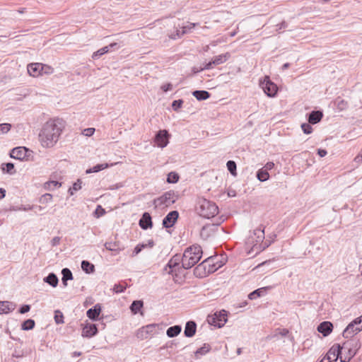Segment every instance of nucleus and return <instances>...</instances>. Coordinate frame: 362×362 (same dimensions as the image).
I'll return each instance as SVG.
<instances>
[{"label": "nucleus", "mask_w": 362, "mask_h": 362, "mask_svg": "<svg viewBox=\"0 0 362 362\" xmlns=\"http://www.w3.org/2000/svg\"><path fill=\"white\" fill-rule=\"evenodd\" d=\"M64 128V121L62 119L57 118L47 121L39 134L42 146L46 148L54 146L58 141Z\"/></svg>", "instance_id": "f257e3e1"}, {"label": "nucleus", "mask_w": 362, "mask_h": 362, "mask_svg": "<svg viewBox=\"0 0 362 362\" xmlns=\"http://www.w3.org/2000/svg\"><path fill=\"white\" fill-rule=\"evenodd\" d=\"M202 253L200 245H192L187 247L182 257V267L185 269L192 268L201 259Z\"/></svg>", "instance_id": "f03ea898"}, {"label": "nucleus", "mask_w": 362, "mask_h": 362, "mask_svg": "<svg viewBox=\"0 0 362 362\" xmlns=\"http://www.w3.org/2000/svg\"><path fill=\"white\" fill-rule=\"evenodd\" d=\"M197 211L201 216L210 218L218 214V208L214 202L200 199L197 202Z\"/></svg>", "instance_id": "7ed1b4c3"}, {"label": "nucleus", "mask_w": 362, "mask_h": 362, "mask_svg": "<svg viewBox=\"0 0 362 362\" xmlns=\"http://www.w3.org/2000/svg\"><path fill=\"white\" fill-rule=\"evenodd\" d=\"M177 199V196L174 191H168L160 197L153 200V204L156 207H168L173 204Z\"/></svg>", "instance_id": "20e7f679"}, {"label": "nucleus", "mask_w": 362, "mask_h": 362, "mask_svg": "<svg viewBox=\"0 0 362 362\" xmlns=\"http://www.w3.org/2000/svg\"><path fill=\"white\" fill-rule=\"evenodd\" d=\"M362 315L351 322L343 332V337L346 339L351 338L362 330Z\"/></svg>", "instance_id": "39448f33"}, {"label": "nucleus", "mask_w": 362, "mask_h": 362, "mask_svg": "<svg viewBox=\"0 0 362 362\" xmlns=\"http://www.w3.org/2000/svg\"><path fill=\"white\" fill-rule=\"evenodd\" d=\"M259 86L263 89L264 93L270 98L274 97L277 93V86L267 76L263 80H259Z\"/></svg>", "instance_id": "423d86ee"}, {"label": "nucleus", "mask_w": 362, "mask_h": 362, "mask_svg": "<svg viewBox=\"0 0 362 362\" xmlns=\"http://www.w3.org/2000/svg\"><path fill=\"white\" fill-rule=\"evenodd\" d=\"M208 322L218 328L222 327L227 322V312L222 310L220 312H216L212 315H209L207 317Z\"/></svg>", "instance_id": "0eeeda50"}, {"label": "nucleus", "mask_w": 362, "mask_h": 362, "mask_svg": "<svg viewBox=\"0 0 362 362\" xmlns=\"http://www.w3.org/2000/svg\"><path fill=\"white\" fill-rule=\"evenodd\" d=\"M361 346L359 340L352 339L345 341L342 346H341V353L342 351H347L351 358L356 354L357 351Z\"/></svg>", "instance_id": "6e6552de"}, {"label": "nucleus", "mask_w": 362, "mask_h": 362, "mask_svg": "<svg viewBox=\"0 0 362 362\" xmlns=\"http://www.w3.org/2000/svg\"><path fill=\"white\" fill-rule=\"evenodd\" d=\"M230 57V54L229 52L215 56L210 62L203 64V66L201 67L200 71L211 69L214 66L222 64L226 62Z\"/></svg>", "instance_id": "1a4fd4ad"}, {"label": "nucleus", "mask_w": 362, "mask_h": 362, "mask_svg": "<svg viewBox=\"0 0 362 362\" xmlns=\"http://www.w3.org/2000/svg\"><path fill=\"white\" fill-rule=\"evenodd\" d=\"M33 153V151L29 150L28 148L23 146L13 148L11 153L10 156L12 158L18 159L20 160H28L29 157Z\"/></svg>", "instance_id": "9d476101"}, {"label": "nucleus", "mask_w": 362, "mask_h": 362, "mask_svg": "<svg viewBox=\"0 0 362 362\" xmlns=\"http://www.w3.org/2000/svg\"><path fill=\"white\" fill-rule=\"evenodd\" d=\"M340 354L341 346L339 344H336L330 348L327 354L320 361V362H336Z\"/></svg>", "instance_id": "9b49d317"}, {"label": "nucleus", "mask_w": 362, "mask_h": 362, "mask_svg": "<svg viewBox=\"0 0 362 362\" xmlns=\"http://www.w3.org/2000/svg\"><path fill=\"white\" fill-rule=\"evenodd\" d=\"M157 325L150 324L140 328L136 334V337L141 339H145L149 337L150 335L153 334L156 332Z\"/></svg>", "instance_id": "f8f14e48"}, {"label": "nucleus", "mask_w": 362, "mask_h": 362, "mask_svg": "<svg viewBox=\"0 0 362 362\" xmlns=\"http://www.w3.org/2000/svg\"><path fill=\"white\" fill-rule=\"evenodd\" d=\"M169 134L166 130H159L154 139L155 143L160 148L165 147L168 144Z\"/></svg>", "instance_id": "ddd939ff"}, {"label": "nucleus", "mask_w": 362, "mask_h": 362, "mask_svg": "<svg viewBox=\"0 0 362 362\" xmlns=\"http://www.w3.org/2000/svg\"><path fill=\"white\" fill-rule=\"evenodd\" d=\"M179 217L177 211H172L169 212L163 219V226L166 228H171L176 223Z\"/></svg>", "instance_id": "4468645a"}, {"label": "nucleus", "mask_w": 362, "mask_h": 362, "mask_svg": "<svg viewBox=\"0 0 362 362\" xmlns=\"http://www.w3.org/2000/svg\"><path fill=\"white\" fill-rule=\"evenodd\" d=\"M139 224L144 230L151 228L153 227V222L150 214L144 212L139 220Z\"/></svg>", "instance_id": "2eb2a0df"}, {"label": "nucleus", "mask_w": 362, "mask_h": 362, "mask_svg": "<svg viewBox=\"0 0 362 362\" xmlns=\"http://www.w3.org/2000/svg\"><path fill=\"white\" fill-rule=\"evenodd\" d=\"M317 329L324 337H327L332 332L333 325L329 321H324L317 326Z\"/></svg>", "instance_id": "dca6fc26"}, {"label": "nucleus", "mask_w": 362, "mask_h": 362, "mask_svg": "<svg viewBox=\"0 0 362 362\" xmlns=\"http://www.w3.org/2000/svg\"><path fill=\"white\" fill-rule=\"evenodd\" d=\"M98 327L95 324L86 325L82 331V336L84 337L90 338L98 334Z\"/></svg>", "instance_id": "f3484780"}, {"label": "nucleus", "mask_w": 362, "mask_h": 362, "mask_svg": "<svg viewBox=\"0 0 362 362\" xmlns=\"http://www.w3.org/2000/svg\"><path fill=\"white\" fill-rule=\"evenodd\" d=\"M101 312V306L100 304L95 305L93 308L88 309L86 312L87 317L93 321L98 320L99 315Z\"/></svg>", "instance_id": "a211bd4d"}, {"label": "nucleus", "mask_w": 362, "mask_h": 362, "mask_svg": "<svg viewBox=\"0 0 362 362\" xmlns=\"http://www.w3.org/2000/svg\"><path fill=\"white\" fill-rule=\"evenodd\" d=\"M40 68L42 63H30L27 66L28 73L33 77L41 76Z\"/></svg>", "instance_id": "6ab92c4d"}, {"label": "nucleus", "mask_w": 362, "mask_h": 362, "mask_svg": "<svg viewBox=\"0 0 362 362\" xmlns=\"http://www.w3.org/2000/svg\"><path fill=\"white\" fill-rule=\"evenodd\" d=\"M16 303L10 301H0V313L8 314L15 310Z\"/></svg>", "instance_id": "aec40b11"}, {"label": "nucleus", "mask_w": 362, "mask_h": 362, "mask_svg": "<svg viewBox=\"0 0 362 362\" xmlns=\"http://www.w3.org/2000/svg\"><path fill=\"white\" fill-rule=\"evenodd\" d=\"M197 330V324L194 321H188L185 327L184 334L187 337H192Z\"/></svg>", "instance_id": "412c9836"}, {"label": "nucleus", "mask_w": 362, "mask_h": 362, "mask_svg": "<svg viewBox=\"0 0 362 362\" xmlns=\"http://www.w3.org/2000/svg\"><path fill=\"white\" fill-rule=\"evenodd\" d=\"M323 117L322 112L320 110H313L309 113L308 121L310 124H315L320 122Z\"/></svg>", "instance_id": "4be33fe9"}, {"label": "nucleus", "mask_w": 362, "mask_h": 362, "mask_svg": "<svg viewBox=\"0 0 362 362\" xmlns=\"http://www.w3.org/2000/svg\"><path fill=\"white\" fill-rule=\"evenodd\" d=\"M180 261L182 262V258L180 255L176 254L173 256L168 261L166 264V267H169L168 274H170L173 272V269L177 267L180 264Z\"/></svg>", "instance_id": "5701e85b"}, {"label": "nucleus", "mask_w": 362, "mask_h": 362, "mask_svg": "<svg viewBox=\"0 0 362 362\" xmlns=\"http://www.w3.org/2000/svg\"><path fill=\"white\" fill-rule=\"evenodd\" d=\"M105 247L107 250L115 252L116 253H118L124 249V247L121 246L119 242H107L105 243Z\"/></svg>", "instance_id": "b1692460"}, {"label": "nucleus", "mask_w": 362, "mask_h": 362, "mask_svg": "<svg viewBox=\"0 0 362 362\" xmlns=\"http://www.w3.org/2000/svg\"><path fill=\"white\" fill-rule=\"evenodd\" d=\"M182 331V327L180 325H174L170 327L167 331L166 334L168 337L173 338L177 337Z\"/></svg>", "instance_id": "393cba45"}, {"label": "nucleus", "mask_w": 362, "mask_h": 362, "mask_svg": "<svg viewBox=\"0 0 362 362\" xmlns=\"http://www.w3.org/2000/svg\"><path fill=\"white\" fill-rule=\"evenodd\" d=\"M192 95L197 100H205L210 98L211 94L206 90H194Z\"/></svg>", "instance_id": "a878e982"}, {"label": "nucleus", "mask_w": 362, "mask_h": 362, "mask_svg": "<svg viewBox=\"0 0 362 362\" xmlns=\"http://www.w3.org/2000/svg\"><path fill=\"white\" fill-rule=\"evenodd\" d=\"M81 269L86 274H92L95 272V266L87 260H83L81 262Z\"/></svg>", "instance_id": "bb28decb"}, {"label": "nucleus", "mask_w": 362, "mask_h": 362, "mask_svg": "<svg viewBox=\"0 0 362 362\" xmlns=\"http://www.w3.org/2000/svg\"><path fill=\"white\" fill-rule=\"evenodd\" d=\"M44 281L52 287H56L58 284L59 280L56 274L50 273L44 279Z\"/></svg>", "instance_id": "cd10ccee"}, {"label": "nucleus", "mask_w": 362, "mask_h": 362, "mask_svg": "<svg viewBox=\"0 0 362 362\" xmlns=\"http://www.w3.org/2000/svg\"><path fill=\"white\" fill-rule=\"evenodd\" d=\"M62 284L66 286H67V281L68 280H71L73 279V274H72V272H71V270L68 268H64L62 270Z\"/></svg>", "instance_id": "c85d7f7f"}, {"label": "nucleus", "mask_w": 362, "mask_h": 362, "mask_svg": "<svg viewBox=\"0 0 362 362\" xmlns=\"http://www.w3.org/2000/svg\"><path fill=\"white\" fill-rule=\"evenodd\" d=\"M253 234L256 236L255 241L257 243L262 242L264 239V228L261 226L259 228L254 230Z\"/></svg>", "instance_id": "c756f323"}, {"label": "nucleus", "mask_w": 362, "mask_h": 362, "mask_svg": "<svg viewBox=\"0 0 362 362\" xmlns=\"http://www.w3.org/2000/svg\"><path fill=\"white\" fill-rule=\"evenodd\" d=\"M144 303L142 300H134L130 305V310L132 313L137 314L143 308Z\"/></svg>", "instance_id": "7c9ffc66"}, {"label": "nucleus", "mask_w": 362, "mask_h": 362, "mask_svg": "<svg viewBox=\"0 0 362 362\" xmlns=\"http://www.w3.org/2000/svg\"><path fill=\"white\" fill-rule=\"evenodd\" d=\"M257 178L260 182H264L269 180V174L267 170H264V168L259 169L257 172Z\"/></svg>", "instance_id": "2f4dec72"}, {"label": "nucleus", "mask_w": 362, "mask_h": 362, "mask_svg": "<svg viewBox=\"0 0 362 362\" xmlns=\"http://www.w3.org/2000/svg\"><path fill=\"white\" fill-rule=\"evenodd\" d=\"M1 170L9 175H13L16 173L14 164L12 163H3L1 165Z\"/></svg>", "instance_id": "473e14b6"}, {"label": "nucleus", "mask_w": 362, "mask_h": 362, "mask_svg": "<svg viewBox=\"0 0 362 362\" xmlns=\"http://www.w3.org/2000/svg\"><path fill=\"white\" fill-rule=\"evenodd\" d=\"M182 31H180L177 28H176V30L169 35V37L172 40H176L177 38H180L183 35L187 33V27H180Z\"/></svg>", "instance_id": "72a5a7b5"}, {"label": "nucleus", "mask_w": 362, "mask_h": 362, "mask_svg": "<svg viewBox=\"0 0 362 362\" xmlns=\"http://www.w3.org/2000/svg\"><path fill=\"white\" fill-rule=\"evenodd\" d=\"M35 320L32 319H28L25 320L21 325V329L23 330H30L35 327Z\"/></svg>", "instance_id": "f704fd0d"}, {"label": "nucleus", "mask_w": 362, "mask_h": 362, "mask_svg": "<svg viewBox=\"0 0 362 362\" xmlns=\"http://www.w3.org/2000/svg\"><path fill=\"white\" fill-rule=\"evenodd\" d=\"M109 167L107 163L97 164L92 168H89L86 170V173H98Z\"/></svg>", "instance_id": "c9c22d12"}, {"label": "nucleus", "mask_w": 362, "mask_h": 362, "mask_svg": "<svg viewBox=\"0 0 362 362\" xmlns=\"http://www.w3.org/2000/svg\"><path fill=\"white\" fill-rule=\"evenodd\" d=\"M211 347L209 344H204V346L199 349H198L196 351H195V356L197 358H199V356H203V355H205L206 353H208L210 350Z\"/></svg>", "instance_id": "e433bc0d"}, {"label": "nucleus", "mask_w": 362, "mask_h": 362, "mask_svg": "<svg viewBox=\"0 0 362 362\" xmlns=\"http://www.w3.org/2000/svg\"><path fill=\"white\" fill-rule=\"evenodd\" d=\"M109 52V47H103L99 49L98 51L93 52L92 58L93 59H99L102 55Z\"/></svg>", "instance_id": "4c0bfd02"}, {"label": "nucleus", "mask_w": 362, "mask_h": 362, "mask_svg": "<svg viewBox=\"0 0 362 362\" xmlns=\"http://www.w3.org/2000/svg\"><path fill=\"white\" fill-rule=\"evenodd\" d=\"M337 109L339 110H344L348 107V103L340 98H338L335 101Z\"/></svg>", "instance_id": "58836bf2"}, {"label": "nucleus", "mask_w": 362, "mask_h": 362, "mask_svg": "<svg viewBox=\"0 0 362 362\" xmlns=\"http://www.w3.org/2000/svg\"><path fill=\"white\" fill-rule=\"evenodd\" d=\"M226 166L228 168V170L230 173L233 175H236V163L233 160H228L226 163Z\"/></svg>", "instance_id": "ea45409f"}, {"label": "nucleus", "mask_w": 362, "mask_h": 362, "mask_svg": "<svg viewBox=\"0 0 362 362\" xmlns=\"http://www.w3.org/2000/svg\"><path fill=\"white\" fill-rule=\"evenodd\" d=\"M41 76L43 74L49 75L54 72V69L47 65L42 63V68H40Z\"/></svg>", "instance_id": "a19ab883"}, {"label": "nucleus", "mask_w": 362, "mask_h": 362, "mask_svg": "<svg viewBox=\"0 0 362 362\" xmlns=\"http://www.w3.org/2000/svg\"><path fill=\"white\" fill-rule=\"evenodd\" d=\"M178 180H179V175L177 173H176L175 172H170L168 175L167 182L168 183H176L178 182Z\"/></svg>", "instance_id": "79ce46f5"}, {"label": "nucleus", "mask_w": 362, "mask_h": 362, "mask_svg": "<svg viewBox=\"0 0 362 362\" xmlns=\"http://www.w3.org/2000/svg\"><path fill=\"white\" fill-rule=\"evenodd\" d=\"M54 321L57 325L64 323V315L60 310L54 312Z\"/></svg>", "instance_id": "37998d69"}, {"label": "nucleus", "mask_w": 362, "mask_h": 362, "mask_svg": "<svg viewBox=\"0 0 362 362\" xmlns=\"http://www.w3.org/2000/svg\"><path fill=\"white\" fill-rule=\"evenodd\" d=\"M146 247H147V245H145L144 243L137 245L133 250L132 257L137 255L139 252H141L143 249Z\"/></svg>", "instance_id": "c03bdc74"}, {"label": "nucleus", "mask_w": 362, "mask_h": 362, "mask_svg": "<svg viewBox=\"0 0 362 362\" xmlns=\"http://www.w3.org/2000/svg\"><path fill=\"white\" fill-rule=\"evenodd\" d=\"M262 289L263 288H258V289L255 290L254 291L251 292L248 295V298L250 300H253V299H256L258 297H260L261 296V293L262 292Z\"/></svg>", "instance_id": "a18cd8bd"}, {"label": "nucleus", "mask_w": 362, "mask_h": 362, "mask_svg": "<svg viewBox=\"0 0 362 362\" xmlns=\"http://www.w3.org/2000/svg\"><path fill=\"white\" fill-rule=\"evenodd\" d=\"M301 129H302L303 133L305 134H311L313 132V128L309 122L302 124Z\"/></svg>", "instance_id": "49530a36"}, {"label": "nucleus", "mask_w": 362, "mask_h": 362, "mask_svg": "<svg viewBox=\"0 0 362 362\" xmlns=\"http://www.w3.org/2000/svg\"><path fill=\"white\" fill-rule=\"evenodd\" d=\"M81 188V182L78 180L77 182H74L72 187L69 189V192L71 195H73V191H78Z\"/></svg>", "instance_id": "de8ad7c7"}, {"label": "nucleus", "mask_w": 362, "mask_h": 362, "mask_svg": "<svg viewBox=\"0 0 362 362\" xmlns=\"http://www.w3.org/2000/svg\"><path fill=\"white\" fill-rule=\"evenodd\" d=\"M183 104V100L182 99L174 100L172 103V108L175 111H178V110L182 107Z\"/></svg>", "instance_id": "09e8293b"}, {"label": "nucleus", "mask_w": 362, "mask_h": 362, "mask_svg": "<svg viewBox=\"0 0 362 362\" xmlns=\"http://www.w3.org/2000/svg\"><path fill=\"white\" fill-rule=\"evenodd\" d=\"M11 127V125L8 123L0 124V133H7Z\"/></svg>", "instance_id": "8fccbe9b"}, {"label": "nucleus", "mask_w": 362, "mask_h": 362, "mask_svg": "<svg viewBox=\"0 0 362 362\" xmlns=\"http://www.w3.org/2000/svg\"><path fill=\"white\" fill-rule=\"evenodd\" d=\"M52 199V195L47 193L41 197L40 202L42 204H45V203H48V202H51Z\"/></svg>", "instance_id": "3c124183"}, {"label": "nucleus", "mask_w": 362, "mask_h": 362, "mask_svg": "<svg viewBox=\"0 0 362 362\" xmlns=\"http://www.w3.org/2000/svg\"><path fill=\"white\" fill-rule=\"evenodd\" d=\"M125 288H126L125 286L120 284H115V286L113 287V291H114V292L119 293L123 292L125 290Z\"/></svg>", "instance_id": "603ef678"}, {"label": "nucleus", "mask_w": 362, "mask_h": 362, "mask_svg": "<svg viewBox=\"0 0 362 362\" xmlns=\"http://www.w3.org/2000/svg\"><path fill=\"white\" fill-rule=\"evenodd\" d=\"M45 185H47V188L49 189L61 186V183L58 181H49L46 182Z\"/></svg>", "instance_id": "864d4df0"}, {"label": "nucleus", "mask_w": 362, "mask_h": 362, "mask_svg": "<svg viewBox=\"0 0 362 362\" xmlns=\"http://www.w3.org/2000/svg\"><path fill=\"white\" fill-rule=\"evenodd\" d=\"M105 214V211L100 205H98L95 211V214L96 217H100Z\"/></svg>", "instance_id": "5fc2aeb1"}, {"label": "nucleus", "mask_w": 362, "mask_h": 362, "mask_svg": "<svg viewBox=\"0 0 362 362\" xmlns=\"http://www.w3.org/2000/svg\"><path fill=\"white\" fill-rule=\"evenodd\" d=\"M30 310V305H23L19 308L18 313L21 314H25V313L29 312Z\"/></svg>", "instance_id": "6e6d98bb"}, {"label": "nucleus", "mask_w": 362, "mask_h": 362, "mask_svg": "<svg viewBox=\"0 0 362 362\" xmlns=\"http://www.w3.org/2000/svg\"><path fill=\"white\" fill-rule=\"evenodd\" d=\"M341 362H349L351 358L347 354L342 356V353L339 356Z\"/></svg>", "instance_id": "4d7b16f0"}, {"label": "nucleus", "mask_w": 362, "mask_h": 362, "mask_svg": "<svg viewBox=\"0 0 362 362\" xmlns=\"http://www.w3.org/2000/svg\"><path fill=\"white\" fill-rule=\"evenodd\" d=\"M95 132V129L94 128H87V129H85L83 130V134L87 136H92Z\"/></svg>", "instance_id": "13d9d810"}, {"label": "nucleus", "mask_w": 362, "mask_h": 362, "mask_svg": "<svg viewBox=\"0 0 362 362\" xmlns=\"http://www.w3.org/2000/svg\"><path fill=\"white\" fill-rule=\"evenodd\" d=\"M61 241V238L59 236L54 237L51 240L52 246L54 247L59 245Z\"/></svg>", "instance_id": "bf43d9fd"}, {"label": "nucleus", "mask_w": 362, "mask_h": 362, "mask_svg": "<svg viewBox=\"0 0 362 362\" xmlns=\"http://www.w3.org/2000/svg\"><path fill=\"white\" fill-rule=\"evenodd\" d=\"M30 209H33L35 211V213H38V212H42L44 211V207L41 206H37V205H33L31 207H30Z\"/></svg>", "instance_id": "052dcab7"}, {"label": "nucleus", "mask_w": 362, "mask_h": 362, "mask_svg": "<svg viewBox=\"0 0 362 362\" xmlns=\"http://www.w3.org/2000/svg\"><path fill=\"white\" fill-rule=\"evenodd\" d=\"M172 88H173V86L171 83H167V84H165V85H163L161 86V89L164 91V92H167L168 90H172Z\"/></svg>", "instance_id": "680f3d73"}, {"label": "nucleus", "mask_w": 362, "mask_h": 362, "mask_svg": "<svg viewBox=\"0 0 362 362\" xmlns=\"http://www.w3.org/2000/svg\"><path fill=\"white\" fill-rule=\"evenodd\" d=\"M279 334L282 337H286L289 333L288 329H278Z\"/></svg>", "instance_id": "e2e57ef3"}, {"label": "nucleus", "mask_w": 362, "mask_h": 362, "mask_svg": "<svg viewBox=\"0 0 362 362\" xmlns=\"http://www.w3.org/2000/svg\"><path fill=\"white\" fill-rule=\"evenodd\" d=\"M274 163L272 162H268L265 166L263 168L264 170H267L268 171L269 170H271L274 168Z\"/></svg>", "instance_id": "0e129e2a"}, {"label": "nucleus", "mask_w": 362, "mask_h": 362, "mask_svg": "<svg viewBox=\"0 0 362 362\" xmlns=\"http://www.w3.org/2000/svg\"><path fill=\"white\" fill-rule=\"evenodd\" d=\"M317 154L320 156V157H324L327 154V152L326 150L325 149H321V148H319L317 150Z\"/></svg>", "instance_id": "69168bd1"}, {"label": "nucleus", "mask_w": 362, "mask_h": 362, "mask_svg": "<svg viewBox=\"0 0 362 362\" xmlns=\"http://www.w3.org/2000/svg\"><path fill=\"white\" fill-rule=\"evenodd\" d=\"M194 26H195L194 23H189L187 25H182V27H187L186 30H187V33H188V31L190 30L191 29L194 28Z\"/></svg>", "instance_id": "338daca9"}, {"label": "nucleus", "mask_w": 362, "mask_h": 362, "mask_svg": "<svg viewBox=\"0 0 362 362\" xmlns=\"http://www.w3.org/2000/svg\"><path fill=\"white\" fill-rule=\"evenodd\" d=\"M355 161H362V150L361 151L360 153L355 158Z\"/></svg>", "instance_id": "774afa93"}]
</instances>
